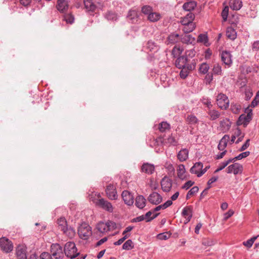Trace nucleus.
Wrapping results in <instances>:
<instances>
[{
  "mask_svg": "<svg viewBox=\"0 0 259 259\" xmlns=\"http://www.w3.org/2000/svg\"><path fill=\"white\" fill-rule=\"evenodd\" d=\"M57 223L59 229L62 231L64 234L70 238H72L75 236V230L71 227H68L66 220L64 218L59 219Z\"/></svg>",
  "mask_w": 259,
  "mask_h": 259,
  "instance_id": "obj_1",
  "label": "nucleus"
},
{
  "mask_svg": "<svg viewBox=\"0 0 259 259\" xmlns=\"http://www.w3.org/2000/svg\"><path fill=\"white\" fill-rule=\"evenodd\" d=\"M116 228V224L111 221L107 222H99L96 226L97 230L102 234H105L109 231L115 230Z\"/></svg>",
  "mask_w": 259,
  "mask_h": 259,
  "instance_id": "obj_2",
  "label": "nucleus"
},
{
  "mask_svg": "<svg viewBox=\"0 0 259 259\" xmlns=\"http://www.w3.org/2000/svg\"><path fill=\"white\" fill-rule=\"evenodd\" d=\"M77 251L74 243L68 242L65 244L64 251L68 257L73 258L76 257L79 254Z\"/></svg>",
  "mask_w": 259,
  "mask_h": 259,
  "instance_id": "obj_3",
  "label": "nucleus"
},
{
  "mask_svg": "<svg viewBox=\"0 0 259 259\" xmlns=\"http://www.w3.org/2000/svg\"><path fill=\"white\" fill-rule=\"evenodd\" d=\"M78 234L81 239H87L92 234L91 227L89 225L83 223L78 228Z\"/></svg>",
  "mask_w": 259,
  "mask_h": 259,
  "instance_id": "obj_4",
  "label": "nucleus"
},
{
  "mask_svg": "<svg viewBox=\"0 0 259 259\" xmlns=\"http://www.w3.org/2000/svg\"><path fill=\"white\" fill-rule=\"evenodd\" d=\"M0 248L5 253H9L13 249V244L11 240L5 237L0 238Z\"/></svg>",
  "mask_w": 259,
  "mask_h": 259,
  "instance_id": "obj_5",
  "label": "nucleus"
},
{
  "mask_svg": "<svg viewBox=\"0 0 259 259\" xmlns=\"http://www.w3.org/2000/svg\"><path fill=\"white\" fill-rule=\"evenodd\" d=\"M217 104L220 108L226 109L229 106V100L225 94L220 93L217 97Z\"/></svg>",
  "mask_w": 259,
  "mask_h": 259,
  "instance_id": "obj_6",
  "label": "nucleus"
},
{
  "mask_svg": "<svg viewBox=\"0 0 259 259\" xmlns=\"http://www.w3.org/2000/svg\"><path fill=\"white\" fill-rule=\"evenodd\" d=\"M94 203L98 206L110 212L113 211V207L111 203L104 199H97Z\"/></svg>",
  "mask_w": 259,
  "mask_h": 259,
  "instance_id": "obj_7",
  "label": "nucleus"
},
{
  "mask_svg": "<svg viewBox=\"0 0 259 259\" xmlns=\"http://www.w3.org/2000/svg\"><path fill=\"white\" fill-rule=\"evenodd\" d=\"M51 252L56 259L62 258L64 256L62 248L59 244H53L51 245Z\"/></svg>",
  "mask_w": 259,
  "mask_h": 259,
  "instance_id": "obj_8",
  "label": "nucleus"
},
{
  "mask_svg": "<svg viewBox=\"0 0 259 259\" xmlns=\"http://www.w3.org/2000/svg\"><path fill=\"white\" fill-rule=\"evenodd\" d=\"M243 166L238 163H235L229 166L227 169L228 174L233 173L234 175L240 174L242 172Z\"/></svg>",
  "mask_w": 259,
  "mask_h": 259,
  "instance_id": "obj_9",
  "label": "nucleus"
},
{
  "mask_svg": "<svg viewBox=\"0 0 259 259\" xmlns=\"http://www.w3.org/2000/svg\"><path fill=\"white\" fill-rule=\"evenodd\" d=\"M106 193L107 197L111 200H115L117 198L116 188L112 184H109L107 186Z\"/></svg>",
  "mask_w": 259,
  "mask_h": 259,
  "instance_id": "obj_10",
  "label": "nucleus"
},
{
  "mask_svg": "<svg viewBox=\"0 0 259 259\" xmlns=\"http://www.w3.org/2000/svg\"><path fill=\"white\" fill-rule=\"evenodd\" d=\"M148 200L153 204L157 205L162 200L161 196L157 192H153L148 197Z\"/></svg>",
  "mask_w": 259,
  "mask_h": 259,
  "instance_id": "obj_11",
  "label": "nucleus"
},
{
  "mask_svg": "<svg viewBox=\"0 0 259 259\" xmlns=\"http://www.w3.org/2000/svg\"><path fill=\"white\" fill-rule=\"evenodd\" d=\"M122 197L124 203L128 205H132L134 203V196L128 191L124 190L122 193Z\"/></svg>",
  "mask_w": 259,
  "mask_h": 259,
  "instance_id": "obj_12",
  "label": "nucleus"
},
{
  "mask_svg": "<svg viewBox=\"0 0 259 259\" xmlns=\"http://www.w3.org/2000/svg\"><path fill=\"white\" fill-rule=\"evenodd\" d=\"M195 68V64H188L187 66L181 68V71L180 73V77L183 79L186 78L190 72L194 69Z\"/></svg>",
  "mask_w": 259,
  "mask_h": 259,
  "instance_id": "obj_13",
  "label": "nucleus"
},
{
  "mask_svg": "<svg viewBox=\"0 0 259 259\" xmlns=\"http://www.w3.org/2000/svg\"><path fill=\"white\" fill-rule=\"evenodd\" d=\"M161 186L164 192H169L172 187V181L167 177H164L161 181Z\"/></svg>",
  "mask_w": 259,
  "mask_h": 259,
  "instance_id": "obj_14",
  "label": "nucleus"
},
{
  "mask_svg": "<svg viewBox=\"0 0 259 259\" xmlns=\"http://www.w3.org/2000/svg\"><path fill=\"white\" fill-rule=\"evenodd\" d=\"M251 119V115L249 114L241 115L237 122L238 125H243L245 127Z\"/></svg>",
  "mask_w": 259,
  "mask_h": 259,
  "instance_id": "obj_15",
  "label": "nucleus"
},
{
  "mask_svg": "<svg viewBox=\"0 0 259 259\" xmlns=\"http://www.w3.org/2000/svg\"><path fill=\"white\" fill-rule=\"evenodd\" d=\"M236 24L232 22V26L227 28L226 30V36L232 40H234L237 37V33L234 29Z\"/></svg>",
  "mask_w": 259,
  "mask_h": 259,
  "instance_id": "obj_16",
  "label": "nucleus"
},
{
  "mask_svg": "<svg viewBox=\"0 0 259 259\" xmlns=\"http://www.w3.org/2000/svg\"><path fill=\"white\" fill-rule=\"evenodd\" d=\"M182 215L186 219L185 224L188 223L192 217V207L190 206L184 208Z\"/></svg>",
  "mask_w": 259,
  "mask_h": 259,
  "instance_id": "obj_17",
  "label": "nucleus"
},
{
  "mask_svg": "<svg viewBox=\"0 0 259 259\" xmlns=\"http://www.w3.org/2000/svg\"><path fill=\"white\" fill-rule=\"evenodd\" d=\"M195 19V15L193 13L190 12L186 16L181 18V23L182 25H186L190 23H194L193 21Z\"/></svg>",
  "mask_w": 259,
  "mask_h": 259,
  "instance_id": "obj_18",
  "label": "nucleus"
},
{
  "mask_svg": "<svg viewBox=\"0 0 259 259\" xmlns=\"http://www.w3.org/2000/svg\"><path fill=\"white\" fill-rule=\"evenodd\" d=\"M221 59L223 63L227 65H230L232 63L231 55L230 52L228 51L222 52L221 54Z\"/></svg>",
  "mask_w": 259,
  "mask_h": 259,
  "instance_id": "obj_19",
  "label": "nucleus"
},
{
  "mask_svg": "<svg viewBox=\"0 0 259 259\" xmlns=\"http://www.w3.org/2000/svg\"><path fill=\"white\" fill-rule=\"evenodd\" d=\"M16 254L17 259H27L26 249L23 246L17 247Z\"/></svg>",
  "mask_w": 259,
  "mask_h": 259,
  "instance_id": "obj_20",
  "label": "nucleus"
},
{
  "mask_svg": "<svg viewBox=\"0 0 259 259\" xmlns=\"http://www.w3.org/2000/svg\"><path fill=\"white\" fill-rule=\"evenodd\" d=\"M155 170L154 165L148 163H144L141 167V171L147 174H152Z\"/></svg>",
  "mask_w": 259,
  "mask_h": 259,
  "instance_id": "obj_21",
  "label": "nucleus"
},
{
  "mask_svg": "<svg viewBox=\"0 0 259 259\" xmlns=\"http://www.w3.org/2000/svg\"><path fill=\"white\" fill-rule=\"evenodd\" d=\"M57 8L60 12H65L68 8L67 1L66 0H58Z\"/></svg>",
  "mask_w": 259,
  "mask_h": 259,
  "instance_id": "obj_22",
  "label": "nucleus"
},
{
  "mask_svg": "<svg viewBox=\"0 0 259 259\" xmlns=\"http://www.w3.org/2000/svg\"><path fill=\"white\" fill-rule=\"evenodd\" d=\"M231 122L230 120L225 118L220 121V127L221 130L223 132L225 133L228 131L231 127Z\"/></svg>",
  "mask_w": 259,
  "mask_h": 259,
  "instance_id": "obj_23",
  "label": "nucleus"
},
{
  "mask_svg": "<svg viewBox=\"0 0 259 259\" xmlns=\"http://www.w3.org/2000/svg\"><path fill=\"white\" fill-rule=\"evenodd\" d=\"M187 61L188 59L187 57L185 56H181L176 60L175 64L177 67L181 68L188 65V64H187Z\"/></svg>",
  "mask_w": 259,
  "mask_h": 259,
  "instance_id": "obj_24",
  "label": "nucleus"
},
{
  "mask_svg": "<svg viewBox=\"0 0 259 259\" xmlns=\"http://www.w3.org/2000/svg\"><path fill=\"white\" fill-rule=\"evenodd\" d=\"M135 204L140 209L143 208L146 205V199L142 195H139L136 198Z\"/></svg>",
  "mask_w": 259,
  "mask_h": 259,
  "instance_id": "obj_25",
  "label": "nucleus"
},
{
  "mask_svg": "<svg viewBox=\"0 0 259 259\" xmlns=\"http://www.w3.org/2000/svg\"><path fill=\"white\" fill-rule=\"evenodd\" d=\"M229 6L233 10H239L242 6V3L241 0H230Z\"/></svg>",
  "mask_w": 259,
  "mask_h": 259,
  "instance_id": "obj_26",
  "label": "nucleus"
},
{
  "mask_svg": "<svg viewBox=\"0 0 259 259\" xmlns=\"http://www.w3.org/2000/svg\"><path fill=\"white\" fill-rule=\"evenodd\" d=\"M203 167V164L201 162L196 163L190 169V172L192 174H195L198 177V175L201 172Z\"/></svg>",
  "mask_w": 259,
  "mask_h": 259,
  "instance_id": "obj_27",
  "label": "nucleus"
},
{
  "mask_svg": "<svg viewBox=\"0 0 259 259\" xmlns=\"http://www.w3.org/2000/svg\"><path fill=\"white\" fill-rule=\"evenodd\" d=\"M229 136L228 135H225L220 140L218 145V149L220 150L223 151L225 149L227 145V143L229 140Z\"/></svg>",
  "mask_w": 259,
  "mask_h": 259,
  "instance_id": "obj_28",
  "label": "nucleus"
},
{
  "mask_svg": "<svg viewBox=\"0 0 259 259\" xmlns=\"http://www.w3.org/2000/svg\"><path fill=\"white\" fill-rule=\"evenodd\" d=\"M178 159L181 161H186L188 157V150L186 149L181 150L178 154Z\"/></svg>",
  "mask_w": 259,
  "mask_h": 259,
  "instance_id": "obj_29",
  "label": "nucleus"
},
{
  "mask_svg": "<svg viewBox=\"0 0 259 259\" xmlns=\"http://www.w3.org/2000/svg\"><path fill=\"white\" fill-rule=\"evenodd\" d=\"M197 4L195 1H190L184 4L183 8L186 11H191L196 7Z\"/></svg>",
  "mask_w": 259,
  "mask_h": 259,
  "instance_id": "obj_30",
  "label": "nucleus"
},
{
  "mask_svg": "<svg viewBox=\"0 0 259 259\" xmlns=\"http://www.w3.org/2000/svg\"><path fill=\"white\" fill-rule=\"evenodd\" d=\"M185 168L183 164H180L177 168V175L179 178L183 180L185 178Z\"/></svg>",
  "mask_w": 259,
  "mask_h": 259,
  "instance_id": "obj_31",
  "label": "nucleus"
},
{
  "mask_svg": "<svg viewBox=\"0 0 259 259\" xmlns=\"http://www.w3.org/2000/svg\"><path fill=\"white\" fill-rule=\"evenodd\" d=\"M181 40L185 44H192L195 41L194 37L190 34H185L181 37Z\"/></svg>",
  "mask_w": 259,
  "mask_h": 259,
  "instance_id": "obj_32",
  "label": "nucleus"
},
{
  "mask_svg": "<svg viewBox=\"0 0 259 259\" xmlns=\"http://www.w3.org/2000/svg\"><path fill=\"white\" fill-rule=\"evenodd\" d=\"M181 39L178 34L172 33L170 34L167 37V41L168 44H174Z\"/></svg>",
  "mask_w": 259,
  "mask_h": 259,
  "instance_id": "obj_33",
  "label": "nucleus"
},
{
  "mask_svg": "<svg viewBox=\"0 0 259 259\" xmlns=\"http://www.w3.org/2000/svg\"><path fill=\"white\" fill-rule=\"evenodd\" d=\"M183 25V28H182V30L185 33H189L193 31L195 29L196 27L195 23H190Z\"/></svg>",
  "mask_w": 259,
  "mask_h": 259,
  "instance_id": "obj_34",
  "label": "nucleus"
},
{
  "mask_svg": "<svg viewBox=\"0 0 259 259\" xmlns=\"http://www.w3.org/2000/svg\"><path fill=\"white\" fill-rule=\"evenodd\" d=\"M154 212H155V211H154V210H150V211H149L148 212H147L145 214V215H144V217L145 218V220H147L146 222H149L158 216L159 213H154Z\"/></svg>",
  "mask_w": 259,
  "mask_h": 259,
  "instance_id": "obj_35",
  "label": "nucleus"
},
{
  "mask_svg": "<svg viewBox=\"0 0 259 259\" xmlns=\"http://www.w3.org/2000/svg\"><path fill=\"white\" fill-rule=\"evenodd\" d=\"M84 5L85 8L91 11H93L96 9V6L93 3L92 0H84Z\"/></svg>",
  "mask_w": 259,
  "mask_h": 259,
  "instance_id": "obj_36",
  "label": "nucleus"
},
{
  "mask_svg": "<svg viewBox=\"0 0 259 259\" xmlns=\"http://www.w3.org/2000/svg\"><path fill=\"white\" fill-rule=\"evenodd\" d=\"M186 122L189 124H196L198 122L197 118L194 115H188L186 118Z\"/></svg>",
  "mask_w": 259,
  "mask_h": 259,
  "instance_id": "obj_37",
  "label": "nucleus"
},
{
  "mask_svg": "<svg viewBox=\"0 0 259 259\" xmlns=\"http://www.w3.org/2000/svg\"><path fill=\"white\" fill-rule=\"evenodd\" d=\"M160 17V15L159 13L152 12L148 16V19L151 22H156L159 20Z\"/></svg>",
  "mask_w": 259,
  "mask_h": 259,
  "instance_id": "obj_38",
  "label": "nucleus"
},
{
  "mask_svg": "<svg viewBox=\"0 0 259 259\" xmlns=\"http://www.w3.org/2000/svg\"><path fill=\"white\" fill-rule=\"evenodd\" d=\"M158 128L161 132H165L170 129V125L166 122H162L159 124Z\"/></svg>",
  "mask_w": 259,
  "mask_h": 259,
  "instance_id": "obj_39",
  "label": "nucleus"
},
{
  "mask_svg": "<svg viewBox=\"0 0 259 259\" xmlns=\"http://www.w3.org/2000/svg\"><path fill=\"white\" fill-rule=\"evenodd\" d=\"M208 114L211 120H215L219 117L220 113L215 110H210L208 111Z\"/></svg>",
  "mask_w": 259,
  "mask_h": 259,
  "instance_id": "obj_40",
  "label": "nucleus"
},
{
  "mask_svg": "<svg viewBox=\"0 0 259 259\" xmlns=\"http://www.w3.org/2000/svg\"><path fill=\"white\" fill-rule=\"evenodd\" d=\"M233 159H231V158L228 160L227 161H224L221 163L219 166V167L215 170V172H218L223 169H224L227 165H228L230 163L233 162Z\"/></svg>",
  "mask_w": 259,
  "mask_h": 259,
  "instance_id": "obj_41",
  "label": "nucleus"
},
{
  "mask_svg": "<svg viewBox=\"0 0 259 259\" xmlns=\"http://www.w3.org/2000/svg\"><path fill=\"white\" fill-rule=\"evenodd\" d=\"M208 41V37L206 34H200L199 35L197 39V42H202L206 45Z\"/></svg>",
  "mask_w": 259,
  "mask_h": 259,
  "instance_id": "obj_42",
  "label": "nucleus"
},
{
  "mask_svg": "<svg viewBox=\"0 0 259 259\" xmlns=\"http://www.w3.org/2000/svg\"><path fill=\"white\" fill-rule=\"evenodd\" d=\"M183 52V49H182L180 47H178L177 46H175L174 47L173 49L172 50V55L174 57H176L178 56H179Z\"/></svg>",
  "mask_w": 259,
  "mask_h": 259,
  "instance_id": "obj_43",
  "label": "nucleus"
},
{
  "mask_svg": "<svg viewBox=\"0 0 259 259\" xmlns=\"http://www.w3.org/2000/svg\"><path fill=\"white\" fill-rule=\"evenodd\" d=\"M258 236L253 237L247 241L243 242V245L248 248L251 247Z\"/></svg>",
  "mask_w": 259,
  "mask_h": 259,
  "instance_id": "obj_44",
  "label": "nucleus"
},
{
  "mask_svg": "<svg viewBox=\"0 0 259 259\" xmlns=\"http://www.w3.org/2000/svg\"><path fill=\"white\" fill-rule=\"evenodd\" d=\"M249 154H250V152L248 151L244 152H243V153L240 154L237 156H236L233 158H231V159H233V162H235V161H236L237 160H240L243 158L246 157L247 156H248L249 155Z\"/></svg>",
  "mask_w": 259,
  "mask_h": 259,
  "instance_id": "obj_45",
  "label": "nucleus"
},
{
  "mask_svg": "<svg viewBox=\"0 0 259 259\" xmlns=\"http://www.w3.org/2000/svg\"><path fill=\"white\" fill-rule=\"evenodd\" d=\"M133 243L131 240H127L122 245V248L125 250H130L133 247Z\"/></svg>",
  "mask_w": 259,
  "mask_h": 259,
  "instance_id": "obj_46",
  "label": "nucleus"
},
{
  "mask_svg": "<svg viewBox=\"0 0 259 259\" xmlns=\"http://www.w3.org/2000/svg\"><path fill=\"white\" fill-rule=\"evenodd\" d=\"M142 12L143 13L148 16L153 12L152 8L149 6H143L142 8Z\"/></svg>",
  "mask_w": 259,
  "mask_h": 259,
  "instance_id": "obj_47",
  "label": "nucleus"
},
{
  "mask_svg": "<svg viewBox=\"0 0 259 259\" xmlns=\"http://www.w3.org/2000/svg\"><path fill=\"white\" fill-rule=\"evenodd\" d=\"M209 68V67L207 64L202 63L199 67V71L203 74H206Z\"/></svg>",
  "mask_w": 259,
  "mask_h": 259,
  "instance_id": "obj_48",
  "label": "nucleus"
},
{
  "mask_svg": "<svg viewBox=\"0 0 259 259\" xmlns=\"http://www.w3.org/2000/svg\"><path fill=\"white\" fill-rule=\"evenodd\" d=\"M253 95L252 90L250 87H246L245 90V99L249 100Z\"/></svg>",
  "mask_w": 259,
  "mask_h": 259,
  "instance_id": "obj_49",
  "label": "nucleus"
},
{
  "mask_svg": "<svg viewBox=\"0 0 259 259\" xmlns=\"http://www.w3.org/2000/svg\"><path fill=\"white\" fill-rule=\"evenodd\" d=\"M64 20L67 23L72 24L74 21L73 16L70 14H67L64 16Z\"/></svg>",
  "mask_w": 259,
  "mask_h": 259,
  "instance_id": "obj_50",
  "label": "nucleus"
},
{
  "mask_svg": "<svg viewBox=\"0 0 259 259\" xmlns=\"http://www.w3.org/2000/svg\"><path fill=\"white\" fill-rule=\"evenodd\" d=\"M212 71L213 73L215 74H221L222 73L221 66L219 64H214Z\"/></svg>",
  "mask_w": 259,
  "mask_h": 259,
  "instance_id": "obj_51",
  "label": "nucleus"
},
{
  "mask_svg": "<svg viewBox=\"0 0 259 259\" xmlns=\"http://www.w3.org/2000/svg\"><path fill=\"white\" fill-rule=\"evenodd\" d=\"M229 13V7L226 6L223 9L222 12V16L224 21H226L227 19L228 15Z\"/></svg>",
  "mask_w": 259,
  "mask_h": 259,
  "instance_id": "obj_52",
  "label": "nucleus"
},
{
  "mask_svg": "<svg viewBox=\"0 0 259 259\" xmlns=\"http://www.w3.org/2000/svg\"><path fill=\"white\" fill-rule=\"evenodd\" d=\"M259 103V91L256 93V94L251 102V107H255Z\"/></svg>",
  "mask_w": 259,
  "mask_h": 259,
  "instance_id": "obj_53",
  "label": "nucleus"
},
{
  "mask_svg": "<svg viewBox=\"0 0 259 259\" xmlns=\"http://www.w3.org/2000/svg\"><path fill=\"white\" fill-rule=\"evenodd\" d=\"M170 236V234L168 233H160L157 235V238L159 240H166Z\"/></svg>",
  "mask_w": 259,
  "mask_h": 259,
  "instance_id": "obj_54",
  "label": "nucleus"
},
{
  "mask_svg": "<svg viewBox=\"0 0 259 259\" xmlns=\"http://www.w3.org/2000/svg\"><path fill=\"white\" fill-rule=\"evenodd\" d=\"M202 243L203 245L206 246H210L214 244L211 239L208 238L203 239Z\"/></svg>",
  "mask_w": 259,
  "mask_h": 259,
  "instance_id": "obj_55",
  "label": "nucleus"
},
{
  "mask_svg": "<svg viewBox=\"0 0 259 259\" xmlns=\"http://www.w3.org/2000/svg\"><path fill=\"white\" fill-rule=\"evenodd\" d=\"M106 18L108 20H113L116 19L117 16L114 13L109 12L106 14Z\"/></svg>",
  "mask_w": 259,
  "mask_h": 259,
  "instance_id": "obj_56",
  "label": "nucleus"
},
{
  "mask_svg": "<svg viewBox=\"0 0 259 259\" xmlns=\"http://www.w3.org/2000/svg\"><path fill=\"white\" fill-rule=\"evenodd\" d=\"M231 109L234 113L237 114L241 109V106L238 104H232Z\"/></svg>",
  "mask_w": 259,
  "mask_h": 259,
  "instance_id": "obj_57",
  "label": "nucleus"
},
{
  "mask_svg": "<svg viewBox=\"0 0 259 259\" xmlns=\"http://www.w3.org/2000/svg\"><path fill=\"white\" fill-rule=\"evenodd\" d=\"M165 143L175 145L177 144V141H176L175 138L171 135L167 139V141H166Z\"/></svg>",
  "mask_w": 259,
  "mask_h": 259,
  "instance_id": "obj_58",
  "label": "nucleus"
},
{
  "mask_svg": "<svg viewBox=\"0 0 259 259\" xmlns=\"http://www.w3.org/2000/svg\"><path fill=\"white\" fill-rule=\"evenodd\" d=\"M194 182H192L191 181H189L185 183L184 185L182 186V189L187 190L190 187H191L194 184Z\"/></svg>",
  "mask_w": 259,
  "mask_h": 259,
  "instance_id": "obj_59",
  "label": "nucleus"
},
{
  "mask_svg": "<svg viewBox=\"0 0 259 259\" xmlns=\"http://www.w3.org/2000/svg\"><path fill=\"white\" fill-rule=\"evenodd\" d=\"M252 49L253 51H257L259 50V40L253 42L252 45Z\"/></svg>",
  "mask_w": 259,
  "mask_h": 259,
  "instance_id": "obj_60",
  "label": "nucleus"
},
{
  "mask_svg": "<svg viewBox=\"0 0 259 259\" xmlns=\"http://www.w3.org/2000/svg\"><path fill=\"white\" fill-rule=\"evenodd\" d=\"M199 190V188L197 186H194L191 189L190 191H189V195H193L198 192Z\"/></svg>",
  "mask_w": 259,
  "mask_h": 259,
  "instance_id": "obj_61",
  "label": "nucleus"
},
{
  "mask_svg": "<svg viewBox=\"0 0 259 259\" xmlns=\"http://www.w3.org/2000/svg\"><path fill=\"white\" fill-rule=\"evenodd\" d=\"M40 259H52L50 254L47 252H43L40 255Z\"/></svg>",
  "mask_w": 259,
  "mask_h": 259,
  "instance_id": "obj_62",
  "label": "nucleus"
},
{
  "mask_svg": "<svg viewBox=\"0 0 259 259\" xmlns=\"http://www.w3.org/2000/svg\"><path fill=\"white\" fill-rule=\"evenodd\" d=\"M234 214V211L232 210H229L227 213L225 214L224 219L225 220H228Z\"/></svg>",
  "mask_w": 259,
  "mask_h": 259,
  "instance_id": "obj_63",
  "label": "nucleus"
},
{
  "mask_svg": "<svg viewBox=\"0 0 259 259\" xmlns=\"http://www.w3.org/2000/svg\"><path fill=\"white\" fill-rule=\"evenodd\" d=\"M213 79L212 74H207L205 78L206 83H210Z\"/></svg>",
  "mask_w": 259,
  "mask_h": 259,
  "instance_id": "obj_64",
  "label": "nucleus"
}]
</instances>
